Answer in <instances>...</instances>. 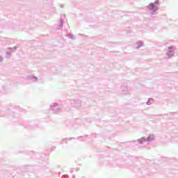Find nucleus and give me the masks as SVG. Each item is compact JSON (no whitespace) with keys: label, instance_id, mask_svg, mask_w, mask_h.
Segmentation results:
<instances>
[{"label":"nucleus","instance_id":"f257e3e1","mask_svg":"<svg viewBox=\"0 0 178 178\" xmlns=\"http://www.w3.org/2000/svg\"><path fill=\"white\" fill-rule=\"evenodd\" d=\"M173 51H175V47H168V52H170V55H173Z\"/></svg>","mask_w":178,"mask_h":178},{"label":"nucleus","instance_id":"f03ea898","mask_svg":"<svg viewBox=\"0 0 178 178\" xmlns=\"http://www.w3.org/2000/svg\"><path fill=\"white\" fill-rule=\"evenodd\" d=\"M149 6H150V9H152V10H158V8H154V3L149 4Z\"/></svg>","mask_w":178,"mask_h":178},{"label":"nucleus","instance_id":"7ed1b4c3","mask_svg":"<svg viewBox=\"0 0 178 178\" xmlns=\"http://www.w3.org/2000/svg\"><path fill=\"white\" fill-rule=\"evenodd\" d=\"M154 3H155V5H158V3H159V1H158V0L155 1Z\"/></svg>","mask_w":178,"mask_h":178},{"label":"nucleus","instance_id":"20e7f679","mask_svg":"<svg viewBox=\"0 0 178 178\" xmlns=\"http://www.w3.org/2000/svg\"><path fill=\"white\" fill-rule=\"evenodd\" d=\"M142 141H145V139H144V138H142Z\"/></svg>","mask_w":178,"mask_h":178}]
</instances>
